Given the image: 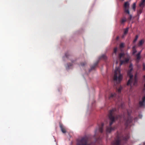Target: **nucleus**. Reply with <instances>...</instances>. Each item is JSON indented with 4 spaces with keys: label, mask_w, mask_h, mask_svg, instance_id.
<instances>
[{
    "label": "nucleus",
    "mask_w": 145,
    "mask_h": 145,
    "mask_svg": "<svg viewBox=\"0 0 145 145\" xmlns=\"http://www.w3.org/2000/svg\"><path fill=\"white\" fill-rule=\"evenodd\" d=\"M62 59L63 61L66 60L68 61V62L64 64V66L66 69L67 70H69L70 69L71 67L73 65V63L75 61V60L74 59H69L66 55H65L63 57Z\"/></svg>",
    "instance_id": "3"
},
{
    "label": "nucleus",
    "mask_w": 145,
    "mask_h": 145,
    "mask_svg": "<svg viewBox=\"0 0 145 145\" xmlns=\"http://www.w3.org/2000/svg\"><path fill=\"white\" fill-rule=\"evenodd\" d=\"M140 105L142 106H145V96L142 97V100L140 101Z\"/></svg>",
    "instance_id": "6"
},
{
    "label": "nucleus",
    "mask_w": 145,
    "mask_h": 145,
    "mask_svg": "<svg viewBox=\"0 0 145 145\" xmlns=\"http://www.w3.org/2000/svg\"><path fill=\"white\" fill-rule=\"evenodd\" d=\"M81 65H84V64H83V63H81Z\"/></svg>",
    "instance_id": "30"
},
{
    "label": "nucleus",
    "mask_w": 145,
    "mask_h": 145,
    "mask_svg": "<svg viewBox=\"0 0 145 145\" xmlns=\"http://www.w3.org/2000/svg\"><path fill=\"white\" fill-rule=\"evenodd\" d=\"M129 57H128L127 59H125L124 61H121L120 64L119 65V66H120L123 64H125L127 63L129 61Z\"/></svg>",
    "instance_id": "8"
},
{
    "label": "nucleus",
    "mask_w": 145,
    "mask_h": 145,
    "mask_svg": "<svg viewBox=\"0 0 145 145\" xmlns=\"http://www.w3.org/2000/svg\"><path fill=\"white\" fill-rule=\"evenodd\" d=\"M142 10L140 9L138 11V14H140L142 13Z\"/></svg>",
    "instance_id": "26"
},
{
    "label": "nucleus",
    "mask_w": 145,
    "mask_h": 145,
    "mask_svg": "<svg viewBox=\"0 0 145 145\" xmlns=\"http://www.w3.org/2000/svg\"><path fill=\"white\" fill-rule=\"evenodd\" d=\"M122 89V87L121 86H120L118 88H117V90L119 92H120Z\"/></svg>",
    "instance_id": "15"
},
{
    "label": "nucleus",
    "mask_w": 145,
    "mask_h": 145,
    "mask_svg": "<svg viewBox=\"0 0 145 145\" xmlns=\"http://www.w3.org/2000/svg\"><path fill=\"white\" fill-rule=\"evenodd\" d=\"M114 109H112L110 111V112H109V113H110V114L111 115L112 114V112H113L114 111Z\"/></svg>",
    "instance_id": "23"
},
{
    "label": "nucleus",
    "mask_w": 145,
    "mask_h": 145,
    "mask_svg": "<svg viewBox=\"0 0 145 145\" xmlns=\"http://www.w3.org/2000/svg\"><path fill=\"white\" fill-rule=\"evenodd\" d=\"M87 141L85 139H82L77 144V145H88Z\"/></svg>",
    "instance_id": "4"
},
{
    "label": "nucleus",
    "mask_w": 145,
    "mask_h": 145,
    "mask_svg": "<svg viewBox=\"0 0 145 145\" xmlns=\"http://www.w3.org/2000/svg\"><path fill=\"white\" fill-rule=\"evenodd\" d=\"M117 48H115L114 50V53H115L116 52H117Z\"/></svg>",
    "instance_id": "27"
},
{
    "label": "nucleus",
    "mask_w": 145,
    "mask_h": 145,
    "mask_svg": "<svg viewBox=\"0 0 145 145\" xmlns=\"http://www.w3.org/2000/svg\"><path fill=\"white\" fill-rule=\"evenodd\" d=\"M99 131H100L101 132H102V129L101 128L100 129H96V130L95 131V134H96L97 132H98Z\"/></svg>",
    "instance_id": "17"
},
{
    "label": "nucleus",
    "mask_w": 145,
    "mask_h": 145,
    "mask_svg": "<svg viewBox=\"0 0 145 145\" xmlns=\"http://www.w3.org/2000/svg\"><path fill=\"white\" fill-rule=\"evenodd\" d=\"M110 120L112 121L114 120L115 119V118H114V117H113V116H112L111 115V116L110 117Z\"/></svg>",
    "instance_id": "20"
},
{
    "label": "nucleus",
    "mask_w": 145,
    "mask_h": 145,
    "mask_svg": "<svg viewBox=\"0 0 145 145\" xmlns=\"http://www.w3.org/2000/svg\"><path fill=\"white\" fill-rule=\"evenodd\" d=\"M124 46V44L123 43H121L120 45V47L121 48H122Z\"/></svg>",
    "instance_id": "21"
},
{
    "label": "nucleus",
    "mask_w": 145,
    "mask_h": 145,
    "mask_svg": "<svg viewBox=\"0 0 145 145\" xmlns=\"http://www.w3.org/2000/svg\"><path fill=\"white\" fill-rule=\"evenodd\" d=\"M129 6V3L128 2H126L124 4V7L125 11L128 14H129V12L128 10Z\"/></svg>",
    "instance_id": "5"
},
{
    "label": "nucleus",
    "mask_w": 145,
    "mask_h": 145,
    "mask_svg": "<svg viewBox=\"0 0 145 145\" xmlns=\"http://www.w3.org/2000/svg\"><path fill=\"white\" fill-rule=\"evenodd\" d=\"M135 48V47H133V54H135L136 52H137L136 50L135 49H134Z\"/></svg>",
    "instance_id": "22"
},
{
    "label": "nucleus",
    "mask_w": 145,
    "mask_h": 145,
    "mask_svg": "<svg viewBox=\"0 0 145 145\" xmlns=\"http://www.w3.org/2000/svg\"><path fill=\"white\" fill-rule=\"evenodd\" d=\"M102 57L104 59H105L107 58V57L104 54L102 55Z\"/></svg>",
    "instance_id": "25"
},
{
    "label": "nucleus",
    "mask_w": 145,
    "mask_h": 145,
    "mask_svg": "<svg viewBox=\"0 0 145 145\" xmlns=\"http://www.w3.org/2000/svg\"><path fill=\"white\" fill-rule=\"evenodd\" d=\"M144 145H145V141L143 143Z\"/></svg>",
    "instance_id": "32"
},
{
    "label": "nucleus",
    "mask_w": 145,
    "mask_h": 145,
    "mask_svg": "<svg viewBox=\"0 0 145 145\" xmlns=\"http://www.w3.org/2000/svg\"><path fill=\"white\" fill-rule=\"evenodd\" d=\"M118 63L117 61H115L114 62V65L115 67V68L114 70V80L116 82L119 83L122 80L123 75L121 73V70L120 66L117 67L116 66Z\"/></svg>",
    "instance_id": "2"
},
{
    "label": "nucleus",
    "mask_w": 145,
    "mask_h": 145,
    "mask_svg": "<svg viewBox=\"0 0 145 145\" xmlns=\"http://www.w3.org/2000/svg\"><path fill=\"white\" fill-rule=\"evenodd\" d=\"M125 56L124 53H121L119 54V57L120 59H121L122 58H124Z\"/></svg>",
    "instance_id": "11"
},
{
    "label": "nucleus",
    "mask_w": 145,
    "mask_h": 145,
    "mask_svg": "<svg viewBox=\"0 0 145 145\" xmlns=\"http://www.w3.org/2000/svg\"><path fill=\"white\" fill-rule=\"evenodd\" d=\"M60 127L62 132L63 133H65L66 132V130L64 126L62 125H60Z\"/></svg>",
    "instance_id": "10"
},
{
    "label": "nucleus",
    "mask_w": 145,
    "mask_h": 145,
    "mask_svg": "<svg viewBox=\"0 0 145 145\" xmlns=\"http://www.w3.org/2000/svg\"><path fill=\"white\" fill-rule=\"evenodd\" d=\"M128 31V28H127L124 29V34H123V35L122 36L123 37H124V36L127 33Z\"/></svg>",
    "instance_id": "12"
},
{
    "label": "nucleus",
    "mask_w": 145,
    "mask_h": 145,
    "mask_svg": "<svg viewBox=\"0 0 145 145\" xmlns=\"http://www.w3.org/2000/svg\"><path fill=\"white\" fill-rule=\"evenodd\" d=\"M143 69H144L145 70V65H143Z\"/></svg>",
    "instance_id": "29"
},
{
    "label": "nucleus",
    "mask_w": 145,
    "mask_h": 145,
    "mask_svg": "<svg viewBox=\"0 0 145 145\" xmlns=\"http://www.w3.org/2000/svg\"><path fill=\"white\" fill-rule=\"evenodd\" d=\"M112 124V123H110V125H111Z\"/></svg>",
    "instance_id": "33"
},
{
    "label": "nucleus",
    "mask_w": 145,
    "mask_h": 145,
    "mask_svg": "<svg viewBox=\"0 0 145 145\" xmlns=\"http://www.w3.org/2000/svg\"><path fill=\"white\" fill-rule=\"evenodd\" d=\"M144 42V40L143 39L141 40L139 42V46L142 45Z\"/></svg>",
    "instance_id": "16"
},
{
    "label": "nucleus",
    "mask_w": 145,
    "mask_h": 145,
    "mask_svg": "<svg viewBox=\"0 0 145 145\" xmlns=\"http://www.w3.org/2000/svg\"><path fill=\"white\" fill-rule=\"evenodd\" d=\"M136 4L135 3H134L132 5V8L134 11L135 10Z\"/></svg>",
    "instance_id": "18"
},
{
    "label": "nucleus",
    "mask_w": 145,
    "mask_h": 145,
    "mask_svg": "<svg viewBox=\"0 0 145 145\" xmlns=\"http://www.w3.org/2000/svg\"><path fill=\"white\" fill-rule=\"evenodd\" d=\"M138 38V36H136L135 38V40H134L133 42H135L137 40Z\"/></svg>",
    "instance_id": "24"
},
{
    "label": "nucleus",
    "mask_w": 145,
    "mask_h": 145,
    "mask_svg": "<svg viewBox=\"0 0 145 145\" xmlns=\"http://www.w3.org/2000/svg\"><path fill=\"white\" fill-rule=\"evenodd\" d=\"M144 79L145 80V75L144 76Z\"/></svg>",
    "instance_id": "31"
},
{
    "label": "nucleus",
    "mask_w": 145,
    "mask_h": 145,
    "mask_svg": "<svg viewBox=\"0 0 145 145\" xmlns=\"http://www.w3.org/2000/svg\"><path fill=\"white\" fill-rule=\"evenodd\" d=\"M140 53H139L137 55V60H139L140 59Z\"/></svg>",
    "instance_id": "19"
},
{
    "label": "nucleus",
    "mask_w": 145,
    "mask_h": 145,
    "mask_svg": "<svg viewBox=\"0 0 145 145\" xmlns=\"http://www.w3.org/2000/svg\"><path fill=\"white\" fill-rule=\"evenodd\" d=\"M132 65L130 64L129 67V70L127 72L128 76L129 77L130 79L127 82V85L130 86L131 88H132L133 86H137L138 83L136 76H135L134 78H133V75L132 74Z\"/></svg>",
    "instance_id": "1"
},
{
    "label": "nucleus",
    "mask_w": 145,
    "mask_h": 145,
    "mask_svg": "<svg viewBox=\"0 0 145 145\" xmlns=\"http://www.w3.org/2000/svg\"><path fill=\"white\" fill-rule=\"evenodd\" d=\"M113 145H120V141L119 140H117L115 142L113 143Z\"/></svg>",
    "instance_id": "14"
},
{
    "label": "nucleus",
    "mask_w": 145,
    "mask_h": 145,
    "mask_svg": "<svg viewBox=\"0 0 145 145\" xmlns=\"http://www.w3.org/2000/svg\"><path fill=\"white\" fill-rule=\"evenodd\" d=\"M142 115L141 114H140L139 115V117L140 118H141L142 117Z\"/></svg>",
    "instance_id": "28"
},
{
    "label": "nucleus",
    "mask_w": 145,
    "mask_h": 145,
    "mask_svg": "<svg viewBox=\"0 0 145 145\" xmlns=\"http://www.w3.org/2000/svg\"><path fill=\"white\" fill-rule=\"evenodd\" d=\"M113 129L111 128H107L106 129V131L107 133H110Z\"/></svg>",
    "instance_id": "13"
},
{
    "label": "nucleus",
    "mask_w": 145,
    "mask_h": 145,
    "mask_svg": "<svg viewBox=\"0 0 145 145\" xmlns=\"http://www.w3.org/2000/svg\"><path fill=\"white\" fill-rule=\"evenodd\" d=\"M116 93H115L110 92L108 95V98L110 99L116 96Z\"/></svg>",
    "instance_id": "7"
},
{
    "label": "nucleus",
    "mask_w": 145,
    "mask_h": 145,
    "mask_svg": "<svg viewBox=\"0 0 145 145\" xmlns=\"http://www.w3.org/2000/svg\"><path fill=\"white\" fill-rule=\"evenodd\" d=\"M139 5L141 8L143 7L145 5V0H141Z\"/></svg>",
    "instance_id": "9"
}]
</instances>
